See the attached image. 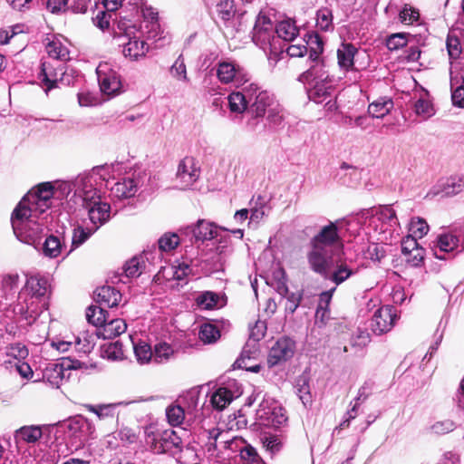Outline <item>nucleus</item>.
Masks as SVG:
<instances>
[{
	"mask_svg": "<svg viewBox=\"0 0 464 464\" xmlns=\"http://www.w3.org/2000/svg\"><path fill=\"white\" fill-rule=\"evenodd\" d=\"M108 176L107 167L96 166L88 172L79 174L71 181L60 182L59 191L65 194V200L70 208H74L76 210L82 205L93 200L97 201Z\"/></svg>",
	"mask_w": 464,
	"mask_h": 464,
	"instance_id": "obj_1",
	"label": "nucleus"
},
{
	"mask_svg": "<svg viewBox=\"0 0 464 464\" xmlns=\"http://www.w3.org/2000/svg\"><path fill=\"white\" fill-rule=\"evenodd\" d=\"M310 246L307 260L311 269L322 276H327L334 253L342 251L343 247L342 230L335 223L330 222L311 239Z\"/></svg>",
	"mask_w": 464,
	"mask_h": 464,
	"instance_id": "obj_2",
	"label": "nucleus"
},
{
	"mask_svg": "<svg viewBox=\"0 0 464 464\" xmlns=\"http://www.w3.org/2000/svg\"><path fill=\"white\" fill-rule=\"evenodd\" d=\"M298 80L307 85V94L311 101L317 104L324 102V108L327 111L336 110V96L333 80L322 64L311 65L307 71L299 76Z\"/></svg>",
	"mask_w": 464,
	"mask_h": 464,
	"instance_id": "obj_3",
	"label": "nucleus"
},
{
	"mask_svg": "<svg viewBox=\"0 0 464 464\" xmlns=\"http://www.w3.org/2000/svg\"><path fill=\"white\" fill-rule=\"evenodd\" d=\"M19 202L11 216V223L17 239L24 244L35 246L44 231V224L40 215L24 207Z\"/></svg>",
	"mask_w": 464,
	"mask_h": 464,
	"instance_id": "obj_4",
	"label": "nucleus"
},
{
	"mask_svg": "<svg viewBox=\"0 0 464 464\" xmlns=\"http://www.w3.org/2000/svg\"><path fill=\"white\" fill-rule=\"evenodd\" d=\"M140 33L136 26L126 19H121L117 24L114 37L118 44L122 48V53L130 60H138L144 57L149 50L148 44L140 39Z\"/></svg>",
	"mask_w": 464,
	"mask_h": 464,
	"instance_id": "obj_5",
	"label": "nucleus"
},
{
	"mask_svg": "<svg viewBox=\"0 0 464 464\" xmlns=\"http://www.w3.org/2000/svg\"><path fill=\"white\" fill-rule=\"evenodd\" d=\"M60 183L53 186L50 182L39 184L29 191L20 202L33 212L42 215L53 205V199H65V194L59 191Z\"/></svg>",
	"mask_w": 464,
	"mask_h": 464,
	"instance_id": "obj_6",
	"label": "nucleus"
},
{
	"mask_svg": "<svg viewBox=\"0 0 464 464\" xmlns=\"http://www.w3.org/2000/svg\"><path fill=\"white\" fill-rule=\"evenodd\" d=\"M206 437L204 447L209 456L219 457L227 451L237 452L239 450L240 440L232 437L229 431L219 428L205 430L202 433Z\"/></svg>",
	"mask_w": 464,
	"mask_h": 464,
	"instance_id": "obj_7",
	"label": "nucleus"
},
{
	"mask_svg": "<svg viewBox=\"0 0 464 464\" xmlns=\"http://www.w3.org/2000/svg\"><path fill=\"white\" fill-rule=\"evenodd\" d=\"M246 97L249 100V113L252 116L248 125L255 129L256 119L263 118L267 110L276 104V100L273 94L255 82L246 85Z\"/></svg>",
	"mask_w": 464,
	"mask_h": 464,
	"instance_id": "obj_8",
	"label": "nucleus"
},
{
	"mask_svg": "<svg viewBox=\"0 0 464 464\" xmlns=\"http://www.w3.org/2000/svg\"><path fill=\"white\" fill-rule=\"evenodd\" d=\"M145 443L155 454L171 453L181 446L180 437L173 430L146 432Z\"/></svg>",
	"mask_w": 464,
	"mask_h": 464,
	"instance_id": "obj_9",
	"label": "nucleus"
},
{
	"mask_svg": "<svg viewBox=\"0 0 464 464\" xmlns=\"http://www.w3.org/2000/svg\"><path fill=\"white\" fill-rule=\"evenodd\" d=\"M253 42L265 52L276 50V36L275 26L270 18L259 14L252 32Z\"/></svg>",
	"mask_w": 464,
	"mask_h": 464,
	"instance_id": "obj_10",
	"label": "nucleus"
},
{
	"mask_svg": "<svg viewBox=\"0 0 464 464\" xmlns=\"http://www.w3.org/2000/svg\"><path fill=\"white\" fill-rule=\"evenodd\" d=\"M149 181L145 172L134 171L121 179L111 188V195L118 199L130 198Z\"/></svg>",
	"mask_w": 464,
	"mask_h": 464,
	"instance_id": "obj_11",
	"label": "nucleus"
},
{
	"mask_svg": "<svg viewBox=\"0 0 464 464\" xmlns=\"http://www.w3.org/2000/svg\"><path fill=\"white\" fill-rule=\"evenodd\" d=\"M98 82L102 92L116 95L121 88V82L118 72L108 63H101L96 68Z\"/></svg>",
	"mask_w": 464,
	"mask_h": 464,
	"instance_id": "obj_12",
	"label": "nucleus"
},
{
	"mask_svg": "<svg viewBox=\"0 0 464 464\" xmlns=\"http://www.w3.org/2000/svg\"><path fill=\"white\" fill-rule=\"evenodd\" d=\"M69 436L74 440L77 447L85 444L93 435L95 427L92 421L82 415L70 418L67 422Z\"/></svg>",
	"mask_w": 464,
	"mask_h": 464,
	"instance_id": "obj_13",
	"label": "nucleus"
},
{
	"mask_svg": "<svg viewBox=\"0 0 464 464\" xmlns=\"http://www.w3.org/2000/svg\"><path fill=\"white\" fill-rule=\"evenodd\" d=\"M295 351V343L289 337L278 339L270 348L267 364L270 368L291 359Z\"/></svg>",
	"mask_w": 464,
	"mask_h": 464,
	"instance_id": "obj_14",
	"label": "nucleus"
},
{
	"mask_svg": "<svg viewBox=\"0 0 464 464\" xmlns=\"http://www.w3.org/2000/svg\"><path fill=\"white\" fill-rule=\"evenodd\" d=\"M200 169L193 157H185L178 166L176 179L181 189L189 188L199 178Z\"/></svg>",
	"mask_w": 464,
	"mask_h": 464,
	"instance_id": "obj_15",
	"label": "nucleus"
},
{
	"mask_svg": "<svg viewBox=\"0 0 464 464\" xmlns=\"http://www.w3.org/2000/svg\"><path fill=\"white\" fill-rule=\"evenodd\" d=\"M396 318V311L393 306L379 307L371 319L370 328L375 334L381 335L392 328Z\"/></svg>",
	"mask_w": 464,
	"mask_h": 464,
	"instance_id": "obj_16",
	"label": "nucleus"
},
{
	"mask_svg": "<svg viewBox=\"0 0 464 464\" xmlns=\"http://www.w3.org/2000/svg\"><path fill=\"white\" fill-rule=\"evenodd\" d=\"M216 75L218 81L223 84L235 83L239 84L244 81L243 69L235 62L223 60L216 65Z\"/></svg>",
	"mask_w": 464,
	"mask_h": 464,
	"instance_id": "obj_17",
	"label": "nucleus"
},
{
	"mask_svg": "<svg viewBox=\"0 0 464 464\" xmlns=\"http://www.w3.org/2000/svg\"><path fill=\"white\" fill-rule=\"evenodd\" d=\"M462 252L460 231L454 229L452 232L441 234L438 237L433 248L434 256L439 259H446L445 255L453 251Z\"/></svg>",
	"mask_w": 464,
	"mask_h": 464,
	"instance_id": "obj_18",
	"label": "nucleus"
},
{
	"mask_svg": "<svg viewBox=\"0 0 464 464\" xmlns=\"http://www.w3.org/2000/svg\"><path fill=\"white\" fill-rule=\"evenodd\" d=\"M80 208L87 210L89 219L92 224V228H95V231L110 219L111 206L106 202H102L101 197L97 198V201L88 202Z\"/></svg>",
	"mask_w": 464,
	"mask_h": 464,
	"instance_id": "obj_19",
	"label": "nucleus"
},
{
	"mask_svg": "<svg viewBox=\"0 0 464 464\" xmlns=\"http://www.w3.org/2000/svg\"><path fill=\"white\" fill-rule=\"evenodd\" d=\"M359 271L358 267H354L352 265L348 264L346 261L342 259H338L335 262L332 260V263L329 265L327 276H324V278L329 279L336 285H339L345 282L348 278L357 274Z\"/></svg>",
	"mask_w": 464,
	"mask_h": 464,
	"instance_id": "obj_20",
	"label": "nucleus"
},
{
	"mask_svg": "<svg viewBox=\"0 0 464 464\" xmlns=\"http://www.w3.org/2000/svg\"><path fill=\"white\" fill-rule=\"evenodd\" d=\"M237 386L235 382L227 383V386L218 387L210 397V403L212 407L218 411L224 410L229 405L234 399L237 398L241 392L238 388L235 391L232 389Z\"/></svg>",
	"mask_w": 464,
	"mask_h": 464,
	"instance_id": "obj_21",
	"label": "nucleus"
},
{
	"mask_svg": "<svg viewBox=\"0 0 464 464\" xmlns=\"http://www.w3.org/2000/svg\"><path fill=\"white\" fill-rule=\"evenodd\" d=\"M185 233L191 235L196 242H203L215 238L218 234V227L213 222L199 219L196 225L188 227Z\"/></svg>",
	"mask_w": 464,
	"mask_h": 464,
	"instance_id": "obj_22",
	"label": "nucleus"
},
{
	"mask_svg": "<svg viewBox=\"0 0 464 464\" xmlns=\"http://www.w3.org/2000/svg\"><path fill=\"white\" fill-rule=\"evenodd\" d=\"M19 287V276L17 274L3 276L0 283V308H5L12 302Z\"/></svg>",
	"mask_w": 464,
	"mask_h": 464,
	"instance_id": "obj_23",
	"label": "nucleus"
},
{
	"mask_svg": "<svg viewBox=\"0 0 464 464\" xmlns=\"http://www.w3.org/2000/svg\"><path fill=\"white\" fill-rule=\"evenodd\" d=\"M63 66H55L53 63L44 61L41 63L39 79L45 86V92L57 86L59 77L62 75Z\"/></svg>",
	"mask_w": 464,
	"mask_h": 464,
	"instance_id": "obj_24",
	"label": "nucleus"
},
{
	"mask_svg": "<svg viewBox=\"0 0 464 464\" xmlns=\"http://www.w3.org/2000/svg\"><path fill=\"white\" fill-rule=\"evenodd\" d=\"M65 232L62 233V237L56 235L48 236L43 244V254L49 258H56L63 252H67L65 245Z\"/></svg>",
	"mask_w": 464,
	"mask_h": 464,
	"instance_id": "obj_25",
	"label": "nucleus"
},
{
	"mask_svg": "<svg viewBox=\"0 0 464 464\" xmlns=\"http://www.w3.org/2000/svg\"><path fill=\"white\" fill-rule=\"evenodd\" d=\"M43 436V430L38 425L23 426L16 430L14 439L16 446L19 448L23 444H34Z\"/></svg>",
	"mask_w": 464,
	"mask_h": 464,
	"instance_id": "obj_26",
	"label": "nucleus"
},
{
	"mask_svg": "<svg viewBox=\"0 0 464 464\" xmlns=\"http://www.w3.org/2000/svg\"><path fill=\"white\" fill-rule=\"evenodd\" d=\"M358 49L351 43L343 42L337 49L339 67L343 71H351L354 66V56Z\"/></svg>",
	"mask_w": 464,
	"mask_h": 464,
	"instance_id": "obj_27",
	"label": "nucleus"
},
{
	"mask_svg": "<svg viewBox=\"0 0 464 464\" xmlns=\"http://www.w3.org/2000/svg\"><path fill=\"white\" fill-rule=\"evenodd\" d=\"M95 300L102 307H115L121 300V293L112 286L104 285L95 292Z\"/></svg>",
	"mask_w": 464,
	"mask_h": 464,
	"instance_id": "obj_28",
	"label": "nucleus"
},
{
	"mask_svg": "<svg viewBox=\"0 0 464 464\" xmlns=\"http://www.w3.org/2000/svg\"><path fill=\"white\" fill-rule=\"evenodd\" d=\"M127 329V324L123 319L116 318L108 320L97 329V335L102 339H113Z\"/></svg>",
	"mask_w": 464,
	"mask_h": 464,
	"instance_id": "obj_29",
	"label": "nucleus"
},
{
	"mask_svg": "<svg viewBox=\"0 0 464 464\" xmlns=\"http://www.w3.org/2000/svg\"><path fill=\"white\" fill-rule=\"evenodd\" d=\"M229 111L234 114H242L249 109V100L246 97V86L241 91L232 92L226 98Z\"/></svg>",
	"mask_w": 464,
	"mask_h": 464,
	"instance_id": "obj_30",
	"label": "nucleus"
},
{
	"mask_svg": "<svg viewBox=\"0 0 464 464\" xmlns=\"http://www.w3.org/2000/svg\"><path fill=\"white\" fill-rule=\"evenodd\" d=\"M50 287L48 279L41 276H32L27 278L23 292L31 294L32 296L40 298L44 296Z\"/></svg>",
	"mask_w": 464,
	"mask_h": 464,
	"instance_id": "obj_31",
	"label": "nucleus"
},
{
	"mask_svg": "<svg viewBox=\"0 0 464 464\" xmlns=\"http://www.w3.org/2000/svg\"><path fill=\"white\" fill-rule=\"evenodd\" d=\"M394 107L392 99L389 97H380L371 102L368 106V113L372 118L382 119L389 114Z\"/></svg>",
	"mask_w": 464,
	"mask_h": 464,
	"instance_id": "obj_32",
	"label": "nucleus"
},
{
	"mask_svg": "<svg viewBox=\"0 0 464 464\" xmlns=\"http://www.w3.org/2000/svg\"><path fill=\"white\" fill-rule=\"evenodd\" d=\"M366 217H371L372 221L379 220L382 223H388L390 226L397 224V217L394 209L391 206H382L376 209L367 210Z\"/></svg>",
	"mask_w": 464,
	"mask_h": 464,
	"instance_id": "obj_33",
	"label": "nucleus"
},
{
	"mask_svg": "<svg viewBox=\"0 0 464 464\" xmlns=\"http://www.w3.org/2000/svg\"><path fill=\"white\" fill-rule=\"evenodd\" d=\"M440 186L445 196L457 195L464 189V174L450 176L442 180Z\"/></svg>",
	"mask_w": 464,
	"mask_h": 464,
	"instance_id": "obj_34",
	"label": "nucleus"
},
{
	"mask_svg": "<svg viewBox=\"0 0 464 464\" xmlns=\"http://www.w3.org/2000/svg\"><path fill=\"white\" fill-rule=\"evenodd\" d=\"M275 30L276 34V42H278L279 39L290 42L295 40L298 34V29L295 24V22L291 20H284L279 22L275 27Z\"/></svg>",
	"mask_w": 464,
	"mask_h": 464,
	"instance_id": "obj_35",
	"label": "nucleus"
},
{
	"mask_svg": "<svg viewBox=\"0 0 464 464\" xmlns=\"http://www.w3.org/2000/svg\"><path fill=\"white\" fill-rule=\"evenodd\" d=\"M46 52L50 58L59 61H68L70 52L66 44L61 40L54 38L46 44Z\"/></svg>",
	"mask_w": 464,
	"mask_h": 464,
	"instance_id": "obj_36",
	"label": "nucleus"
},
{
	"mask_svg": "<svg viewBox=\"0 0 464 464\" xmlns=\"http://www.w3.org/2000/svg\"><path fill=\"white\" fill-rule=\"evenodd\" d=\"M95 228L83 227L77 226L72 229L71 246L66 252V256L70 255L73 250L82 246L93 233Z\"/></svg>",
	"mask_w": 464,
	"mask_h": 464,
	"instance_id": "obj_37",
	"label": "nucleus"
},
{
	"mask_svg": "<svg viewBox=\"0 0 464 464\" xmlns=\"http://www.w3.org/2000/svg\"><path fill=\"white\" fill-rule=\"evenodd\" d=\"M295 387L296 390V394L299 397L302 403L304 404V406L307 407L308 405H311L313 400L310 391L308 376L305 374L298 376L295 381Z\"/></svg>",
	"mask_w": 464,
	"mask_h": 464,
	"instance_id": "obj_38",
	"label": "nucleus"
},
{
	"mask_svg": "<svg viewBox=\"0 0 464 464\" xmlns=\"http://www.w3.org/2000/svg\"><path fill=\"white\" fill-rule=\"evenodd\" d=\"M86 319L90 324L101 328L108 319V312L100 305H91L86 310Z\"/></svg>",
	"mask_w": 464,
	"mask_h": 464,
	"instance_id": "obj_39",
	"label": "nucleus"
},
{
	"mask_svg": "<svg viewBox=\"0 0 464 464\" xmlns=\"http://www.w3.org/2000/svg\"><path fill=\"white\" fill-rule=\"evenodd\" d=\"M135 357L139 363L145 364L153 361L154 353L151 346L145 341L133 343Z\"/></svg>",
	"mask_w": 464,
	"mask_h": 464,
	"instance_id": "obj_40",
	"label": "nucleus"
},
{
	"mask_svg": "<svg viewBox=\"0 0 464 464\" xmlns=\"http://www.w3.org/2000/svg\"><path fill=\"white\" fill-rule=\"evenodd\" d=\"M446 48L451 66L454 61L458 60L462 53V44L460 39L454 34H449L446 40Z\"/></svg>",
	"mask_w": 464,
	"mask_h": 464,
	"instance_id": "obj_41",
	"label": "nucleus"
},
{
	"mask_svg": "<svg viewBox=\"0 0 464 464\" xmlns=\"http://www.w3.org/2000/svg\"><path fill=\"white\" fill-rule=\"evenodd\" d=\"M198 337L205 344L214 343L220 338V331L215 324L206 323L200 326Z\"/></svg>",
	"mask_w": 464,
	"mask_h": 464,
	"instance_id": "obj_42",
	"label": "nucleus"
},
{
	"mask_svg": "<svg viewBox=\"0 0 464 464\" xmlns=\"http://www.w3.org/2000/svg\"><path fill=\"white\" fill-rule=\"evenodd\" d=\"M261 440L263 447L271 458L278 454L284 446L282 440L276 435L266 434L261 438Z\"/></svg>",
	"mask_w": 464,
	"mask_h": 464,
	"instance_id": "obj_43",
	"label": "nucleus"
},
{
	"mask_svg": "<svg viewBox=\"0 0 464 464\" xmlns=\"http://www.w3.org/2000/svg\"><path fill=\"white\" fill-rule=\"evenodd\" d=\"M420 18V11L418 8L405 4L399 13V20L401 24L411 25L418 24Z\"/></svg>",
	"mask_w": 464,
	"mask_h": 464,
	"instance_id": "obj_44",
	"label": "nucleus"
},
{
	"mask_svg": "<svg viewBox=\"0 0 464 464\" xmlns=\"http://www.w3.org/2000/svg\"><path fill=\"white\" fill-rule=\"evenodd\" d=\"M145 267V263L142 256H134L127 261L123 266V272L126 277L133 278L138 277Z\"/></svg>",
	"mask_w": 464,
	"mask_h": 464,
	"instance_id": "obj_45",
	"label": "nucleus"
},
{
	"mask_svg": "<svg viewBox=\"0 0 464 464\" xmlns=\"http://www.w3.org/2000/svg\"><path fill=\"white\" fill-rule=\"evenodd\" d=\"M316 26L321 31L328 32L334 29L333 13L328 7H322L316 12Z\"/></svg>",
	"mask_w": 464,
	"mask_h": 464,
	"instance_id": "obj_46",
	"label": "nucleus"
},
{
	"mask_svg": "<svg viewBox=\"0 0 464 464\" xmlns=\"http://www.w3.org/2000/svg\"><path fill=\"white\" fill-rule=\"evenodd\" d=\"M153 353V361L161 363L167 362L174 354V349L169 343L160 342L155 344Z\"/></svg>",
	"mask_w": 464,
	"mask_h": 464,
	"instance_id": "obj_47",
	"label": "nucleus"
},
{
	"mask_svg": "<svg viewBox=\"0 0 464 464\" xmlns=\"http://www.w3.org/2000/svg\"><path fill=\"white\" fill-rule=\"evenodd\" d=\"M166 417L171 426H179L185 419V410L179 404H171L166 409Z\"/></svg>",
	"mask_w": 464,
	"mask_h": 464,
	"instance_id": "obj_48",
	"label": "nucleus"
},
{
	"mask_svg": "<svg viewBox=\"0 0 464 464\" xmlns=\"http://www.w3.org/2000/svg\"><path fill=\"white\" fill-rule=\"evenodd\" d=\"M272 411H269L266 419L262 421L265 425H271L274 427H279L287 420L285 410L281 406L273 408Z\"/></svg>",
	"mask_w": 464,
	"mask_h": 464,
	"instance_id": "obj_49",
	"label": "nucleus"
},
{
	"mask_svg": "<svg viewBox=\"0 0 464 464\" xmlns=\"http://www.w3.org/2000/svg\"><path fill=\"white\" fill-rule=\"evenodd\" d=\"M415 112L417 115L424 119H428L434 114V108L431 102L429 100L427 94L424 97L418 99L414 104Z\"/></svg>",
	"mask_w": 464,
	"mask_h": 464,
	"instance_id": "obj_50",
	"label": "nucleus"
},
{
	"mask_svg": "<svg viewBox=\"0 0 464 464\" xmlns=\"http://www.w3.org/2000/svg\"><path fill=\"white\" fill-rule=\"evenodd\" d=\"M409 230L411 232V236L416 238H422L425 235H427L429 231V226L425 219L421 218H412L410 222Z\"/></svg>",
	"mask_w": 464,
	"mask_h": 464,
	"instance_id": "obj_51",
	"label": "nucleus"
},
{
	"mask_svg": "<svg viewBox=\"0 0 464 464\" xmlns=\"http://www.w3.org/2000/svg\"><path fill=\"white\" fill-rule=\"evenodd\" d=\"M266 121H268L271 128H278L284 121V112L283 108L276 102L270 109L266 111Z\"/></svg>",
	"mask_w": 464,
	"mask_h": 464,
	"instance_id": "obj_52",
	"label": "nucleus"
},
{
	"mask_svg": "<svg viewBox=\"0 0 464 464\" xmlns=\"http://www.w3.org/2000/svg\"><path fill=\"white\" fill-rule=\"evenodd\" d=\"M277 406H279V404L276 400L266 394H264L256 411L258 419L263 421L267 416L268 412L272 411L274 410L273 408Z\"/></svg>",
	"mask_w": 464,
	"mask_h": 464,
	"instance_id": "obj_53",
	"label": "nucleus"
},
{
	"mask_svg": "<svg viewBox=\"0 0 464 464\" xmlns=\"http://www.w3.org/2000/svg\"><path fill=\"white\" fill-rule=\"evenodd\" d=\"M408 34L396 33L392 34L386 39V46L390 51H397L407 45Z\"/></svg>",
	"mask_w": 464,
	"mask_h": 464,
	"instance_id": "obj_54",
	"label": "nucleus"
},
{
	"mask_svg": "<svg viewBox=\"0 0 464 464\" xmlns=\"http://www.w3.org/2000/svg\"><path fill=\"white\" fill-rule=\"evenodd\" d=\"M89 411L97 415L100 420L113 418L115 404L86 405Z\"/></svg>",
	"mask_w": 464,
	"mask_h": 464,
	"instance_id": "obj_55",
	"label": "nucleus"
},
{
	"mask_svg": "<svg viewBox=\"0 0 464 464\" xmlns=\"http://www.w3.org/2000/svg\"><path fill=\"white\" fill-rule=\"evenodd\" d=\"M217 10H218L219 17L223 21L230 20L235 14L234 0H221L217 5Z\"/></svg>",
	"mask_w": 464,
	"mask_h": 464,
	"instance_id": "obj_56",
	"label": "nucleus"
},
{
	"mask_svg": "<svg viewBox=\"0 0 464 464\" xmlns=\"http://www.w3.org/2000/svg\"><path fill=\"white\" fill-rule=\"evenodd\" d=\"M28 295L24 292H20L17 297V303L14 305V313L20 315L23 319L28 322Z\"/></svg>",
	"mask_w": 464,
	"mask_h": 464,
	"instance_id": "obj_57",
	"label": "nucleus"
},
{
	"mask_svg": "<svg viewBox=\"0 0 464 464\" xmlns=\"http://www.w3.org/2000/svg\"><path fill=\"white\" fill-rule=\"evenodd\" d=\"M241 458L247 464H266L262 458L258 455L256 450L251 445H246L243 449H240Z\"/></svg>",
	"mask_w": 464,
	"mask_h": 464,
	"instance_id": "obj_58",
	"label": "nucleus"
},
{
	"mask_svg": "<svg viewBox=\"0 0 464 464\" xmlns=\"http://www.w3.org/2000/svg\"><path fill=\"white\" fill-rule=\"evenodd\" d=\"M44 377L47 378L52 385L59 387L63 379V366L61 364H53L51 369L46 370Z\"/></svg>",
	"mask_w": 464,
	"mask_h": 464,
	"instance_id": "obj_59",
	"label": "nucleus"
},
{
	"mask_svg": "<svg viewBox=\"0 0 464 464\" xmlns=\"http://www.w3.org/2000/svg\"><path fill=\"white\" fill-rule=\"evenodd\" d=\"M219 297L216 293L204 292L198 295V304L204 309H212L218 305Z\"/></svg>",
	"mask_w": 464,
	"mask_h": 464,
	"instance_id": "obj_60",
	"label": "nucleus"
},
{
	"mask_svg": "<svg viewBox=\"0 0 464 464\" xmlns=\"http://www.w3.org/2000/svg\"><path fill=\"white\" fill-rule=\"evenodd\" d=\"M28 349L21 343L10 344L6 348V355L18 360V362L25 359L28 356Z\"/></svg>",
	"mask_w": 464,
	"mask_h": 464,
	"instance_id": "obj_61",
	"label": "nucleus"
},
{
	"mask_svg": "<svg viewBox=\"0 0 464 464\" xmlns=\"http://www.w3.org/2000/svg\"><path fill=\"white\" fill-rule=\"evenodd\" d=\"M171 75L179 81L188 82L187 70L184 59L179 55L170 67Z\"/></svg>",
	"mask_w": 464,
	"mask_h": 464,
	"instance_id": "obj_62",
	"label": "nucleus"
},
{
	"mask_svg": "<svg viewBox=\"0 0 464 464\" xmlns=\"http://www.w3.org/2000/svg\"><path fill=\"white\" fill-rule=\"evenodd\" d=\"M456 428V424L451 420H438L434 422L430 426V431L437 435H443L446 433H449L452 430H454Z\"/></svg>",
	"mask_w": 464,
	"mask_h": 464,
	"instance_id": "obj_63",
	"label": "nucleus"
},
{
	"mask_svg": "<svg viewBox=\"0 0 464 464\" xmlns=\"http://www.w3.org/2000/svg\"><path fill=\"white\" fill-rule=\"evenodd\" d=\"M158 243L161 251H169L179 245V237L176 234H165L159 239Z\"/></svg>",
	"mask_w": 464,
	"mask_h": 464,
	"instance_id": "obj_64",
	"label": "nucleus"
}]
</instances>
